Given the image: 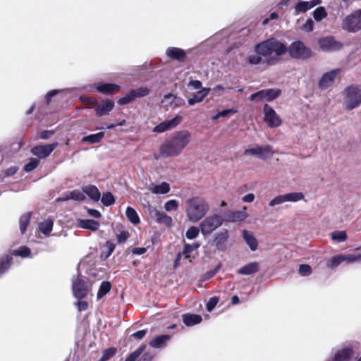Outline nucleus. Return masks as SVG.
Returning a JSON list of instances; mask_svg holds the SVG:
<instances>
[{"instance_id":"1","label":"nucleus","mask_w":361,"mask_h":361,"mask_svg":"<svg viewBox=\"0 0 361 361\" xmlns=\"http://www.w3.org/2000/svg\"><path fill=\"white\" fill-rule=\"evenodd\" d=\"M287 53V46L276 38H270L255 46L254 51L250 52L245 62L250 65L267 63L274 65L278 57Z\"/></svg>"},{"instance_id":"2","label":"nucleus","mask_w":361,"mask_h":361,"mask_svg":"<svg viewBox=\"0 0 361 361\" xmlns=\"http://www.w3.org/2000/svg\"><path fill=\"white\" fill-rule=\"evenodd\" d=\"M190 140L191 134L188 130L175 131L161 145L159 153L163 157H177L182 153Z\"/></svg>"},{"instance_id":"3","label":"nucleus","mask_w":361,"mask_h":361,"mask_svg":"<svg viewBox=\"0 0 361 361\" xmlns=\"http://www.w3.org/2000/svg\"><path fill=\"white\" fill-rule=\"evenodd\" d=\"M185 204L187 218L192 223L198 222L209 210V206L207 200L200 196H194L187 199Z\"/></svg>"},{"instance_id":"4","label":"nucleus","mask_w":361,"mask_h":361,"mask_svg":"<svg viewBox=\"0 0 361 361\" xmlns=\"http://www.w3.org/2000/svg\"><path fill=\"white\" fill-rule=\"evenodd\" d=\"M361 104V87L350 85L343 91V106L347 110H353Z\"/></svg>"},{"instance_id":"5","label":"nucleus","mask_w":361,"mask_h":361,"mask_svg":"<svg viewBox=\"0 0 361 361\" xmlns=\"http://www.w3.org/2000/svg\"><path fill=\"white\" fill-rule=\"evenodd\" d=\"M342 29L350 33L361 30V8L354 10L342 20Z\"/></svg>"},{"instance_id":"6","label":"nucleus","mask_w":361,"mask_h":361,"mask_svg":"<svg viewBox=\"0 0 361 361\" xmlns=\"http://www.w3.org/2000/svg\"><path fill=\"white\" fill-rule=\"evenodd\" d=\"M287 52H288L291 58L302 60L310 58L312 54L311 49L300 40L292 42L287 47Z\"/></svg>"},{"instance_id":"7","label":"nucleus","mask_w":361,"mask_h":361,"mask_svg":"<svg viewBox=\"0 0 361 361\" xmlns=\"http://www.w3.org/2000/svg\"><path fill=\"white\" fill-rule=\"evenodd\" d=\"M223 218L218 214H214L206 217L200 224V232L203 235H208L221 226L223 224Z\"/></svg>"},{"instance_id":"8","label":"nucleus","mask_w":361,"mask_h":361,"mask_svg":"<svg viewBox=\"0 0 361 361\" xmlns=\"http://www.w3.org/2000/svg\"><path fill=\"white\" fill-rule=\"evenodd\" d=\"M304 197L305 196L303 193L300 192L279 195L274 197L271 200L269 201V206L271 207H274L286 202H296L303 200Z\"/></svg>"},{"instance_id":"9","label":"nucleus","mask_w":361,"mask_h":361,"mask_svg":"<svg viewBox=\"0 0 361 361\" xmlns=\"http://www.w3.org/2000/svg\"><path fill=\"white\" fill-rule=\"evenodd\" d=\"M281 93L279 89H267L258 91L250 95L251 101L271 102L276 99Z\"/></svg>"},{"instance_id":"10","label":"nucleus","mask_w":361,"mask_h":361,"mask_svg":"<svg viewBox=\"0 0 361 361\" xmlns=\"http://www.w3.org/2000/svg\"><path fill=\"white\" fill-rule=\"evenodd\" d=\"M318 44L319 48L325 52L336 51L343 47L342 42L337 41L333 36L321 38Z\"/></svg>"},{"instance_id":"11","label":"nucleus","mask_w":361,"mask_h":361,"mask_svg":"<svg viewBox=\"0 0 361 361\" xmlns=\"http://www.w3.org/2000/svg\"><path fill=\"white\" fill-rule=\"evenodd\" d=\"M274 154V150L270 145L259 146L257 145L254 147L246 149L244 151L245 155H252L257 157L261 159H265L271 157Z\"/></svg>"},{"instance_id":"12","label":"nucleus","mask_w":361,"mask_h":361,"mask_svg":"<svg viewBox=\"0 0 361 361\" xmlns=\"http://www.w3.org/2000/svg\"><path fill=\"white\" fill-rule=\"evenodd\" d=\"M72 290L75 298H85L88 292L86 281L79 276H74L72 279Z\"/></svg>"},{"instance_id":"13","label":"nucleus","mask_w":361,"mask_h":361,"mask_svg":"<svg viewBox=\"0 0 361 361\" xmlns=\"http://www.w3.org/2000/svg\"><path fill=\"white\" fill-rule=\"evenodd\" d=\"M264 121L269 127L276 128L281 125V119L276 113L274 109L268 104H265L264 106Z\"/></svg>"},{"instance_id":"14","label":"nucleus","mask_w":361,"mask_h":361,"mask_svg":"<svg viewBox=\"0 0 361 361\" xmlns=\"http://www.w3.org/2000/svg\"><path fill=\"white\" fill-rule=\"evenodd\" d=\"M58 145L57 142L47 145H39L33 147L30 152L33 155L37 157L39 159H44L51 154Z\"/></svg>"},{"instance_id":"15","label":"nucleus","mask_w":361,"mask_h":361,"mask_svg":"<svg viewBox=\"0 0 361 361\" xmlns=\"http://www.w3.org/2000/svg\"><path fill=\"white\" fill-rule=\"evenodd\" d=\"M149 214L150 217L155 220L158 224H164L167 227H171L173 225V220L171 216L157 210L154 207H150L149 208Z\"/></svg>"},{"instance_id":"16","label":"nucleus","mask_w":361,"mask_h":361,"mask_svg":"<svg viewBox=\"0 0 361 361\" xmlns=\"http://www.w3.org/2000/svg\"><path fill=\"white\" fill-rule=\"evenodd\" d=\"M340 72L341 69L336 68L324 73L319 81V87L322 90H326L329 87L334 83Z\"/></svg>"},{"instance_id":"17","label":"nucleus","mask_w":361,"mask_h":361,"mask_svg":"<svg viewBox=\"0 0 361 361\" xmlns=\"http://www.w3.org/2000/svg\"><path fill=\"white\" fill-rule=\"evenodd\" d=\"M182 121V116H176L173 118L162 122L159 123V125L156 126L153 128V132L157 133H161L165 131H167L169 130H171L172 128H176Z\"/></svg>"},{"instance_id":"18","label":"nucleus","mask_w":361,"mask_h":361,"mask_svg":"<svg viewBox=\"0 0 361 361\" xmlns=\"http://www.w3.org/2000/svg\"><path fill=\"white\" fill-rule=\"evenodd\" d=\"M322 0H311V1H299L294 7V16H298L300 13H304L310 10L315 6L320 4Z\"/></svg>"},{"instance_id":"19","label":"nucleus","mask_w":361,"mask_h":361,"mask_svg":"<svg viewBox=\"0 0 361 361\" xmlns=\"http://www.w3.org/2000/svg\"><path fill=\"white\" fill-rule=\"evenodd\" d=\"M114 101L106 99L102 100L96 107L95 113L99 117L109 115V112L114 109Z\"/></svg>"},{"instance_id":"20","label":"nucleus","mask_w":361,"mask_h":361,"mask_svg":"<svg viewBox=\"0 0 361 361\" xmlns=\"http://www.w3.org/2000/svg\"><path fill=\"white\" fill-rule=\"evenodd\" d=\"M97 90L104 94H111L118 92L121 87L118 85L113 83H102L98 82L93 85Z\"/></svg>"},{"instance_id":"21","label":"nucleus","mask_w":361,"mask_h":361,"mask_svg":"<svg viewBox=\"0 0 361 361\" xmlns=\"http://www.w3.org/2000/svg\"><path fill=\"white\" fill-rule=\"evenodd\" d=\"M166 56L172 59L183 62L186 58L185 51L178 47H169L166 51Z\"/></svg>"},{"instance_id":"22","label":"nucleus","mask_w":361,"mask_h":361,"mask_svg":"<svg viewBox=\"0 0 361 361\" xmlns=\"http://www.w3.org/2000/svg\"><path fill=\"white\" fill-rule=\"evenodd\" d=\"M228 238V232L226 229H224L215 235L214 243L215 246L219 250H224L226 249V243Z\"/></svg>"},{"instance_id":"23","label":"nucleus","mask_w":361,"mask_h":361,"mask_svg":"<svg viewBox=\"0 0 361 361\" xmlns=\"http://www.w3.org/2000/svg\"><path fill=\"white\" fill-rule=\"evenodd\" d=\"M248 216L246 212V207H244L242 210L231 212L226 215V221L230 222L242 221Z\"/></svg>"},{"instance_id":"24","label":"nucleus","mask_w":361,"mask_h":361,"mask_svg":"<svg viewBox=\"0 0 361 361\" xmlns=\"http://www.w3.org/2000/svg\"><path fill=\"white\" fill-rule=\"evenodd\" d=\"M353 350L350 348H344L338 350L334 355L333 361H348L353 355Z\"/></svg>"},{"instance_id":"25","label":"nucleus","mask_w":361,"mask_h":361,"mask_svg":"<svg viewBox=\"0 0 361 361\" xmlns=\"http://www.w3.org/2000/svg\"><path fill=\"white\" fill-rule=\"evenodd\" d=\"M259 269V263L257 262H250L242 267L237 271L238 274L250 275L257 272Z\"/></svg>"},{"instance_id":"26","label":"nucleus","mask_w":361,"mask_h":361,"mask_svg":"<svg viewBox=\"0 0 361 361\" xmlns=\"http://www.w3.org/2000/svg\"><path fill=\"white\" fill-rule=\"evenodd\" d=\"M210 88L203 87L200 90L192 97L189 98L188 102L190 105H194L196 103H200L209 94Z\"/></svg>"},{"instance_id":"27","label":"nucleus","mask_w":361,"mask_h":361,"mask_svg":"<svg viewBox=\"0 0 361 361\" xmlns=\"http://www.w3.org/2000/svg\"><path fill=\"white\" fill-rule=\"evenodd\" d=\"M243 237L252 251H255L258 247V242L252 233L243 231Z\"/></svg>"},{"instance_id":"28","label":"nucleus","mask_w":361,"mask_h":361,"mask_svg":"<svg viewBox=\"0 0 361 361\" xmlns=\"http://www.w3.org/2000/svg\"><path fill=\"white\" fill-rule=\"evenodd\" d=\"M82 191L93 201L97 202L100 199V192L94 185H90L85 186L82 188Z\"/></svg>"},{"instance_id":"29","label":"nucleus","mask_w":361,"mask_h":361,"mask_svg":"<svg viewBox=\"0 0 361 361\" xmlns=\"http://www.w3.org/2000/svg\"><path fill=\"white\" fill-rule=\"evenodd\" d=\"M78 225L82 228L92 231H97L99 228V223L93 219H79Z\"/></svg>"},{"instance_id":"30","label":"nucleus","mask_w":361,"mask_h":361,"mask_svg":"<svg viewBox=\"0 0 361 361\" xmlns=\"http://www.w3.org/2000/svg\"><path fill=\"white\" fill-rule=\"evenodd\" d=\"M183 322L186 326H191L200 324L202 322V317L195 314H185L183 315Z\"/></svg>"},{"instance_id":"31","label":"nucleus","mask_w":361,"mask_h":361,"mask_svg":"<svg viewBox=\"0 0 361 361\" xmlns=\"http://www.w3.org/2000/svg\"><path fill=\"white\" fill-rule=\"evenodd\" d=\"M61 201H65L68 200H73L76 201H83L85 200V192L80 190H73L69 192L68 194H66L64 197L59 199Z\"/></svg>"},{"instance_id":"32","label":"nucleus","mask_w":361,"mask_h":361,"mask_svg":"<svg viewBox=\"0 0 361 361\" xmlns=\"http://www.w3.org/2000/svg\"><path fill=\"white\" fill-rule=\"evenodd\" d=\"M169 340L170 336L169 335L158 336L149 342V345L154 348H162Z\"/></svg>"},{"instance_id":"33","label":"nucleus","mask_w":361,"mask_h":361,"mask_svg":"<svg viewBox=\"0 0 361 361\" xmlns=\"http://www.w3.org/2000/svg\"><path fill=\"white\" fill-rule=\"evenodd\" d=\"M149 190L153 194H166L170 190V185L166 182H162L159 185H152L149 188Z\"/></svg>"},{"instance_id":"34","label":"nucleus","mask_w":361,"mask_h":361,"mask_svg":"<svg viewBox=\"0 0 361 361\" xmlns=\"http://www.w3.org/2000/svg\"><path fill=\"white\" fill-rule=\"evenodd\" d=\"M104 137V132H99L96 134H92L85 136L82 138V142L95 144L99 142Z\"/></svg>"},{"instance_id":"35","label":"nucleus","mask_w":361,"mask_h":361,"mask_svg":"<svg viewBox=\"0 0 361 361\" xmlns=\"http://www.w3.org/2000/svg\"><path fill=\"white\" fill-rule=\"evenodd\" d=\"M32 212H27L23 214L19 220L20 230L22 234L27 231V227L30 224Z\"/></svg>"},{"instance_id":"36","label":"nucleus","mask_w":361,"mask_h":361,"mask_svg":"<svg viewBox=\"0 0 361 361\" xmlns=\"http://www.w3.org/2000/svg\"><path fill=\"white\" fill-rule=\"evenodd\" d=\"M200 246V244L197 242L193 243L192 244L189 243H184V248L183 251L181 252L183 255L185 256V259H190V254L193 252L194 250H197Z\"/></svg>"},{"instance_id":"37","label":"nucleus","mask_w":361,"mask_h":361,"mask_svg":"<svg viewBox=\"0 0 361 361\" xmlns=\"http://www.w3.org/2000/svg\"><path fill=\"white\" fill-rule=\"evenodd\" d=\"M53 225V221L51 219H47L39 223V229L43 234L48 235L52 231Z\"/></svg>"},{"instance_id":"38","label":"nucleus","mask_w":361,"mask_h":361,"mask_svg":"<svg viewBox=\"0 0 361 361\" xmlns=\"http://www.w3.org/2000/svg\"><path fill=\"white\" fill-rule=\"evenodd\" d=\"M12 262V257L6 255L0 259V276L4 274L10 268Z\"/></svg>"},{"instance_id":"39","label":"nucleus","mask_w":361,"mask_h":361,"mask_svg":"<svg viewBox=\"0 0 361 361\" xmlns=\"http://www.w3.org/2000/svg\"><path fill=\"white\" fill-rule=\"evenodd\" d=\"M126 215L128 220L133 224L140 223V218L137 212L131 207H128L126 211Z\"/></svg>"},{"instance_id":"40","label":"nucleus","mask_w":361,"mask_h":361,"mask_svg":"<svg viewBox=\"0 0 361 361\" xmlns=\"http://www.w3.org/2000/svg\"><path fill=\"white\" fill-rule=\"evenodd\" d=\"M327 15H328V13L326 11L325 8L323 6H319V7L317 8L312 12L313 18L317 22H320L323 19L326 18L327 17Z\"/></svg>"},{"instance_id":"41","label":"nucleus","mask_w":361,"mask_h":361,"mask_svg":"<svg viewBox=\"0 0 361 361\" xmlns=\"http://www.w3.org/2000/svg\"><path fill=\"white\" fill-rule=\"evenodd\" d=\"M111 285L109 281L102 282L97 292V299L99 300L106 295L111 290Z\"/></svg>"},{"instance_id":"42","label":"nucleus","mask_w":361,"mask_h":361,"mask_svg":"<svg viewBox=\"0 0 361 361\" xmlns=\"http://www.w3.org/2000/svg\"><path fill=\"white\" fill-rule=\"evenodd\" d=\"M331 239L337 243L345 242L347 238V234L345 231H336L331 233Z\"/></svg>"},{"instance_id":"43","label":"nucleus","mask_w":361,"mask_h":361,"mask_svg":"<svg viewBox=\"0 0 361 361\" xmlns=\"http://www.w3.org/2000/svg\"><path fill=\"white\" fill-rule=\"evenodd\" d=\"M101 201L104 206L109 207L115 203V198L112 193L106 192L103 193Z\"/></svg>"},{"instance_id":"44","label":"nucleus","mask_w":361,"mask_h":361,"mask_svg":"<svg viewBox=\"0 0 361 361\" xmlns=\"http://www.w3.org/2000/svg\"><path fill=\"white\" fill-rule=\"evenodd\" d=\"M135 99L144 97L149 94V90L147 87H140L136 89L131 90Z\"/></svg>"},{"instance_id":"45","label":"nucleus","mask_w":361,"mask_h":361,"mask_svg":"<svg viewBox=\"0 0 361 361\" xmlns=\"http://www.w3.org/2000/svg\"><path fill=\"white\" fill-rule=\"evenodd\" d=\"M135 99L144 97L149 94V90L147 87H140L136 89L131 90Z\"/></svg>"},{"instance_id":"46","label":"nucleus","mask_w":361,"mask_h":361,"mask_svg":"<svg viewBox=\"0 0 361 361\" xmlns=\"http://www.w3.org/2000/svg\"><path fill=\"white\" fill-rule=\"evenodd\" d=\"M145 348V345H141L137 349L129 355V356L126 359V361H135L143 353Z\"/></svg>"},{"instance_id":"47","label":"nucleus","mask_w":361,"mask_h":361,"mask_svg":"<svg viewBox=\"0 0 361 361\" xmlns=\"http://www.w3.org/2000/svg\"><path fill=\"white\" fill-rule=\"evenodd\" d=\"M135 99V97L133 95V93L132 90H130L124 97H121L118 100V104L119 105H121V106L122 105H126L128 104L131 103Z\"/></svg>"},{"instance_id":"48","label":"nucleus","mask_w":361,"mask_h":361,"mask_svg":"<svg viewBox=\"0 0 361 361\" xmlns=\"http://www.w3.org/2000/svg\"><path fill=\"white\" fill-rule=\"evenodd\" d=\"M341 262H343L342 256L341 255H338L329 259L326 262V265L328 267L334 269L338 267Z\"/></svg>"},{"instance_id":"49","label":"nucleus","mask_w":361,"mask_h":361,"mask_svg":"<svg viewBox=\"0 0 361 361\" xmlns=\"http://www.w3.org/2000/svg\"><path fill=\"white\" fill-rule=\"evenodd\" d=\"M200 231V227L190 226L185 233V237L189 240H193L198 236Z\"/></svg>"},{"instance_id":"50","label":"nucleus","mask_w":361,"mask_h":361,"mask_svg":"<svg viewBox=\"0 0 361 361\" xmlns=\"http://www.w3.org/2000/svg\"><path fill=\"white\" fill-rule=\"evenodd\" d=\"M12 255L22 257H27L30 255V250L27 247L23 246L18 250H13Z\"/></svg>"},{"instance_id":"51","label":"nucleus","mask_w":361,"mask_h":361,"mask_svg":"<svg viewBox=\"0 0 361 361\" xmlns=\"http://www.w3.org/2000/svg\"><path fill=\"white\" fill-rule=\"evenodd\" d=\"M39 164V159L37 158H31L29 161L25 165L24 170L26 172H30L37 167Z\"/></svg>"},{"instance_id":"52","label":"nucleus","mask_w":361,"mask_h":361,"mask_svg":"<svg viewBox=\"0 0 361 361\" xmlns=\"http://www.w3.org/2000/svg\"><path fill=\"white\" fill-rule=\"evenodd\" d=\"M343 262L345 261L347 263H353L355 262L361 261V254L358 255H341Z\"/></svg>"},{"instance_id":"53","label":"nucleus","mask_w":361,"mask_h":361,"mask_svg":"<svg viewBox=\"0 0 361 361\" xmlns=\"http://www.w3.org/2000/svg\"><path fill=\"white\" fill-rule=\"evenodd\" d=\"M116 353V349L109 348L104 350L102 356L99 361H107L112 357Z\"/></svg>"},{"instance_id":"54","label":"nucleus","mask_w":361,"mask_h":361,"mask_svg":"<svg viewBox=\"0 0 361 361\" xmlns=\"http://www.w3.org/2000/svg\"><path fill=\"white\" fill-rule=\"evenodd\" d=\"M178 207V202L176 200H171L164 204V209L167 212L176 211Z\"/></svg>"},{"instance_id":"55","label":"nucleus","mask_w":361,"mask_h":361,"mask_svg":"<svg viewBox=\"0 0 361 361\" xmlns=\"http://www.w3.org/2000/svg\"><path fill=\"white\" fill-rule=\"evenodd\" d=\"M130 234L127 231H122L116 233V239L118 243H125L129 238Z\"/></svg>"},{"instance_id":"56","label":"nucleus","mask_w":361,"mask_h":361,"mask_svg":"<svg viewBox=\"0 0 361 361\" xmlns=\"http://www.w3.org/2000/svg\"><path fill=\"white\" fill-rule=\"evenodd\" d=\"M219 300V297L214 296L210 298L207 303V310L208 312H212L214 309L215 306L217 305Z\"/></svg>"},{"instance_id":"57","label":"nucleus","mask_w":361,"mask_h":361,"mask_svg":"<svg viewBox=\"0 0 361 361\" xmlns=\"http://www.w3.org/2000/svg\"><path fill=\"white\" fill-rule=\"evenodd\" d=\"M299 272L302 276H309L312 273L311 267L308 264H301L299 267Z\"/></svg>"},{"instance_id":"58","label":"nucleus","mask_w":361,"mask_h":361,"mask_svg":"<svg viewBox=\"0 0 361 361\" xmlns=\"http://www.w3.org/2000/svg\"><path fill=\"white\" fill-rule=\"evenodd\" d=\"M302 30L307 32H312L314 30V21L311 18L307 19Z\"/></svg>"},{"instance_id":"59","label":"nucleus","mask_w":361,"mask_h":361,"mask_svg":"<svg viewBox=\"0 0 361 361\" xmlns=\"http://www.w3.org/2000/svg\"><path fill=\"white\" fill-rule=\"evenodd\" d=\"M104 247L107 250L106 257H109L115 250L116 245L111 241H107Z\"/></svg>"},{"instance_id":"60","label":"nucleus","mask_w":361,"mask_h":361,"mask_svg":"<svg viewBox=\"0 0 361 361\" xmlns=\"http://www.w3.org/2000/svg\"><path fill=\"white\" fill-rule=\"evenodd\" d=\"M175 99L176 97L173 94H168L164 97L161 103L165 104L166 105L168 104H171Z\"/></svg>"},{"instance_id":"61","label":"nucleus","mask_w":361,"mask_h":361,"mask_svg":"<svg viewBox=\"0 0 361 361\" xmlns=\"http://www.w3.org/2000/svg\"><path fill=\"white\" fill-rule=\"evenodd\" d=\"M78 311H85L88 307V303L86 301H78L75 303Z\"/></svg>"},{"instance_id":"62","label":"nucleus","mask_w":361,"mask_h":361,"mask_svg":"<svg viewBox=\"0 0 361 361\" xmlns=\"http://www.w3.org/2000/svg\"><path fill=\"white\" fill-rule=\"evenodd\" d=\"M55 133L54 130H43L40 133V138L47 140Z\"/></svg>"},{"instance_id":"63","label":"nucleus","mask_w":361,"mask_h":361,"mask_svg":"<svg viewBox=\"0 0 361 361\" xmlns=\"http://www.w3.org/2000/svg\"><path fill=\"white\" fill-rule=\"evenodd\" d=\"M189 87H191L194 90L202 89V82L200 80H191L188 84Z\"/></svg>"},{"instance_id":"64","label":"nucleus","mask_w":361,"mask_h":361,"mask_svg":"<svg viewBox=\"0 0 361 361\" xmlns=\"http://www.w3.org/2000/svg\"><path fill=\"white\" fill-rule=\"evenodd\" d=\"M146 334L147 330H140L133 334L132 336L134 337L135 339L140 340L142 338H144Z\"/></svg>"}]
</instances>
